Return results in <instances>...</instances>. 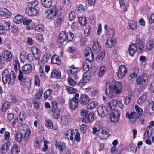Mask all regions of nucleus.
Segmentation results:
<instances>
[{"instance_id":"46","label":"nucleus","mask_w":154,"mask_h":154,"mask_svg":"<svg viewBox=\"0 0 154 154\" xmlns=\"http://www.w3.org/2000/svg\"><path fill=\"white\" fill-rule=\"evenodd\" d=\"M87 107L88 109H92L95 108L97 105V103L96 101H94L88 104Z\"/></svg>"},{"instance_id":"40","label":"nucleus","mask_w":154,"mask_h":154,"mask_svg":"<svg viewBox=\"0 0 154 154\" xmlns=\"http://www.w3.org/2000/svg\"><path fill=\"white\" fill-rule=\"evenodd\" d=\"M42 5L44 7L48 8L51 4V0H41Z\"/></svg>"},{"instance_id":"9","label":"nucleus","mask_w":154,"mask_h":154,"mask_svg":"<svg viewBox=\"0 0 154 154\" xmlns=\"http://www.w3.org/2000/svg\"><path fill=\"white\" fill-rule=\"evenodd\" d=\"M79 94L78 93H75L69 103V107L71 109L75 110L77 107L79 102Z\"/></svg>"},{"instance_id":"50","label":"nucleus","mask_w":154,"mask_h":154,"mask_svg":"<svg viewBox=\"0 0 154 154\" xmlns=\"http://www.w3.org/2000/svg\"><path fill=\"white\" fill-rule=\"evenodd\" d=\"M75 131L74 133L75 134L73 135L74 140H75L77 142H79L80 140V134L78 133V131L76 129H75Z\"/></svg>"},{"instance_id":"36","label":"nucleus","mask_w":154,"mask_h":154,"mask_svg":"<svg viewBox=\"0 0 154 154\" xmlns=\"http://www.w3.org/2000/svg\"><path fill=\"white\" fill-rule=\"evenodd\" d=\"M56 147L59 149V151L62 152L63 150L65 148V144L63 142H59V141H56Z\"/></svg>"},{"instance_id":"13","label":"nucleus","mask_w":154,"mask_h":154,"mask_svg":"<svg viewBox=\"0 0 154 154\" xmlns=\"http://www.w3.org/2000/svg\"><path fill=\"white\" fill-rule=\"evenodd\" d=\"M25 12L26 14L29 16H34L38 14V10L33 8H27L26 9Z\"/></svg>"},{"instance_id":"19","label":"nucleus","mask_w":154,"mask_h":154,"mask_svg":"<svg viewBox=\"0 0 154 154\" xmlns=\"http://www.w3.org/2000/svg\"><path fill=\"white\" fill-rule=\"evenodd\" d=\"M19 74L18 76V80L20 81L21 82H23L24 83H25L26 82V73L25 72H23V70H19Z\"/></svg>"},{"instance_id":"35","label":"nucleus","mask_w":154,"mask_h":154,"mask_svg":"<svg viewBox=\"0 0 154 154\" xmlns=\"http://www.w3.org/2000/svg\"><path fill=\"white\" fill-rule=\"evenodd\" d=\"M137 23L134 21H131L128 23V28L129 29L134 30L137 28Z\"/></svg>"},{"instance_id":"2","label":"nucleus","mask_w":154,"mask_h":154,"mask_svg":"<svg viewBox=\"0 0 154 154\" xmlns=\"http://www.w3.org/2000/svg\"><path fill=\"white\" fill-rule=\"evenodd\" d=\"M144 46L143 42L140 39L136 41L135 43L131 44L129 46L128 52L129 54L133 56L137 51L139 53L143 52Z\"/></svg>"},{"instance_id":"44","label":"nucleus","mask_w":154,"mask_h":154,"mask_svg":"<svg viewBox=\"0 0 154 154\" xmlns=\"http://www.w3.org/2000/svg\"><path fill=\"white\" fill-rule=\"evenodd\" d=\"M23 18V17L22 15L20 14L17 15L14 19V22L16 24H20L21 23Z\"/></svg>"},{"instance_id":"49","label":"nucleus","mask_w":154,"mask_h":154,"mask_svg":"<svg viewBox=\"0 0 154 154\" xmlns=\"http://www.w3.org/2000/svg\"><path fill=\"white\" fill-rule=\"evenodd\" d=\"M154 46V42L152 41H149L146 44V49L150 51L151 50Z\"/></svg>"},{"instance_id":"43","label":"nucleus","mask_w":154,"mask_h":154,"mask_svg":"<svg viewBox=\"0 0 154 154\" xmlns=\"http://www.w3.org/2000/svg\"><path fill=\"white\" fill-rule=\"evenodd\" d=\"M15 138L17 141L20 142L23 139V135L21 132H17L15 134Z\"/></svg>"},{"instance_id":"53","label":"nucleus","mask_w":154,"mask_h":154,"mask_svg":"<svg viewBox=\"0 0 154 154\" xmlns=\"http://www.w3.org/2000/svg\"><path fill=\"white\" fill-rule=\"evenodd\" d=\"M154 126V122L153 121H151L149 123V126H147V128L145 132V134L146 135V134H147V136L149 138V131L148 130V129H150L151 128V126H152V127H153ZM151 132L150 133V136H151Z\"/></svg>"},{"instance_id":"38","label":"nucleus","mask_w":154,"mask_h":154,"mask_svg":"<svg viewBox=\"0 0 154 154\" xmlns=\"http://www.w3.org/2000/svg\"><path fill=\"white\" fill-rule=\"evenodd\" d=\"M105 51L103 50L100 54L97 57L96 60L98 62L100 63L103 61L105 55Z\"/></svg>"},{"instance_id":"23","label":"nucleus","mask_w":154,"mask_h":154,"mask_svg":"<svg viewBox=\"0 0 154 154\" xmlns=\"http://www.w3.org/2000/svg\"><path fill=\"white\" fill-rule=\"evenodd\" d=\"M10 145V143L9 141H7L1 146L0 148L1 152L3 153H5L8 152L9 150Z\"/></svg>"},{"instance_id":"4","label":"nucleus","mask_w":154,"mask_h":154,"mask_svg":"<svg viewBox=\"0 0 154 154\" xmlns=\"http://www.w3.org/2000/svg\"><path fill=\"white\" fill-rule=\"evenodd\" d=\"M12 59V54L9 51L6 50L0 53V65H3L5 62L11 61Z\"/></svg>"},{"instance_id":"27","label":"nucleus","mask_w":154,"mask_h":154,"mask_svg":"<svg viewBox=\"0 0 154 154\" xmlns=\"http://www.w3.org/2000/svg\"><path fill=\"white\" fill-rule=\"evenodd\" d=\"M32 66L31 64H26L22 67V70L23 72H25L27 74L30 73L32 70Z\"/></svg>"},{"instance_id":"1","label":"nucleus","mask_w":154,"mask_h":154,"mask_svg":"<svg viewBox=\"0 0 154 154\" xmlns=\"http://www.w3.org/2000/svg\"><path fill=\"white\" fill-rule=\"evenodd\" d=\"M106 94L108 98H112L116 96V94L121 93L122 90V85L121 83L115 82L112 83H106Z\"/></svg>"},{"instance_id":"48","label":"nucleus","mask_w":154,"mask_h":154,"mask_svg":"<svg viewBox=\"0 0 154 154\" xmlns=\"http://www.w3.org/2000/svg\"><path fill=\"white\" fill-rule=\"evenodd\" d=\"M20 151L19 147L18 145H14L12 149L11 152L12 154H17Z\"/></svg>"},{"instance_id":"26","label":"nucleus","mask_w":154,"mask_h":154,"mask_svg":"<svg viewBox=\"0 0 154 154\" xmlns=\"http://www.w3.org/2000/svg\"><path fill=\"white\" fill-rule=\"evenodd\" d=\"M94 119V114H89L86 116L84 117L82 120L83 122H93Z\"/></svg>"},{"instance_id":"34","label":"nucleus","mask_w":154,"mask_h":154,"mask_svg":"<svg viewBox=\"0 0 154 154\" xmlns=\"http://www.w3.org/2000/svg\"><path fill=\"white\" fill-rule=\"evenodd\" d=\"M61 76V73L59 71L56 69H54L51 72V77L52 78H56L57 79H59Z\"/></svg>"},{"instance_id":"51","label":"nucleus","mask_w":154,"mask_h":154,"mask_svg":"<svg viewBox=\"0 0 154 154\" xmlns=\"http://www.w3.org/2000/svg\"><path fill=\"white\" fill-rule=\"evenodd\" d=\"M146 99V96L145 95H142L138 100V104L139 105H141L144 103Z\"/></svg>"},{"instance_id":"30","label":"nucleus","mask_w":154,"mask_h":154,"mask_svg":"<svg viewBox=\"0 0 154 154\" xmlns=\"http://www.w3.org/2000/svg\"><path fill=\"white\" fill-rule=\"evenodd\" d=\"M51 63L52 64L59 65L61 64V62L60 59L56 55H53L51 59Z\"/></svg>"},{"instance_id":"32","label":"nucleus","mask_w":154,"mask_h":154,"mask_svg":"<svg viewBox=\"0 0 154 154\" xmlns=\"http://www.w3.org/2000/svg\"><path fill=\"white\" fill-rule=\"evenodd\" d=\"M64 17L61 13H57L56 15L55 23L57 25H60L63 20Z\"/></svg>"},{"instance_id":"18","label":"nucleus","mask_w":154,"mask_h":154,"mask_svg":"<svg viewBox=\"0 0 154 154\" xmlns=\"http://www.w3.org/2000/svg\"><path fill=\"white\" fill-rule=\"evenodd\" d=\"M11 12L7 9L2 8L0 9V15L5 18H9L11 15Z\"/></svg>"},{"instance_id":"41","label":"nucleus","mask_w":154,"mask_h":154,"mask_svg":"<svg viewBox=\"0 0 154 154\" xmlns=\"http://www.w3.org/2000/svg\"><path fill=\"white\" fill-rule=\"evenodd\" d=\"M91 62L85 60L84 63L83 69L84 70L87 71L89 70V68L91 67Z\"/></svg>"},{"instance_id":"58","label":"nucleus","mask_w":154,"mask_h":154,"mask_svg":"<svg viewBox=\"0 0 154 154\" xmlns=\"http://www.w3.org/2000/svg\"><path fill=\"white\" fill-rule=\"evenodd\" d=\"M78 20L79 23L82 26H84L86 23V19L85 17H79Z\"/></svg>"},{"instance_id":"28","label":"nucleus","mask_w":154,"mask_h":154,"mask_svg":"<svg viewBox=\"0 0 154 154\" xmlns=\"http://www.w3.org/2000/svg\"><path fill=\"white\" fill-rule=\"evenodd\" d=\"M135 109L137 112L136 114H134V116H135L136 119L141 117L143 114V109L140 108L137 105H135Z\"/></svg>"},{"instance_id":"24","label":"nucleus","mask_w":154,"mask_h":154,"mask_svg":"<svg viewBox=\"0 0 154 154\" xmlns=\"http://www.w3.org/2000/svg\"><path fill=\"white\" fill-rule=\"evenodd\" d=\"M55 107H53V108L52 109V112H53V117L55 119H58L60 117V110L58 108H56L55 107H57V103H55Z\"/></svg>"},{"instance_id":"14","label":"nucleus","mask_w":154,"mask_h":154,"mask_svg":"<svg viewBox=\"0 0 154 154\" xmlns=\"http://www.w3.org/2000/svg\"><path fill=\"white\" fill-rule=\"evenodd\" d=\"M22 21L23 24L26 25V28L27 29H32L33 28L34 25L32 24L33 23L32 20L26 18L23 20Z\"/></svg>"},{"instance_id":"45","label":"nucleus","mask_w":154,"mask_h":154,"mask_svg":"<svg viewBox=\"0 0 154 154\" xmlns=\"http://www.w3.org/2000/svg\"><path fill=\"white\" fill-rule=\"evenodd\" d=\"M28 53L25 51L22 52L20 54V58L21 61L24 62L27 60Z\"/></svg>"},{"instance_id":"39","label":"nucleus","mask_w":154,"mask_h":154,"mask_svg":"<svg viewBox=\"0 0 154 154\" xmlns=\"http://www.w3.org/2000/svg\"><path fill=\"white\" fill-rule=\"evenodd\" d=\"M126 148L128 150L133 153H135L137 150V146L132 144L128 145Z\"/></svg>"},{"instance_id":"8","label":"nucleus","mask_w":154,"mask_h":154,"mask_svg":"<svg viewBox=\"0 0 154 154\" xmlns=\"http://www.w3.org/2000/svg\"><path fill=\"white\" fill-rule=\"evenodd\" d=\"M57 8L56 6H52L49 11L45 13L48 19L54 18L57 14Z\"/></svg>"},{"instance_id":"63","label":"nucleus","mask_w":154,"mask_h":154,"mask_svg":"<svg viewBox=\"0 0 154 154\" xmlns=\"http://www.w3.org/2000/svg\"><path fill=\"white\" fill-rule=\"evenodd\" d=\"M75 18V12L71 11L69 13V18L70 20H72Z\"/></svg>"},{"instance_id":"33","label":"nucleus","mask_w":154,"mask_h":154,"mask_svg":"<svg viewBox=\"0 0 154 154\" xmlns=\"http://www.w3.org/2000/svg\"><path fill=\"white\" fill-rule=\"evenodd\" d=\"M119 3L121 8L126 11V9L128 6V3L126 0H119Z\"/></svg>"},{"instance_id":"16","label":"nucleus","mask_w":154,"mask_h":154,"mask_svg":"<svg viewBox=\"0 0 154 154\" xmlns=\"http://www.w3.org/2000/svg\"><path fill=\"white\" fill-rule=\"evenodd\" d=\"M69 68H71L70 69L71 76H72L75 79L77 80L78 79L77 73L78 71L79 68L75 67L74 65H72L69 66Z\"/></svg>"},{"instance_id":"21","label":"nucleus","mask_w":154,"mask_h":154,"mask_svg":"<svg viewBox=\"0 0 154 154\" xmlns=\"http://www.w3.org/2000/svg\"><path fill=\"white\" fill-rule=\"evenodd\" d=\"M61 121L63 125H67L69 124L71 122V118L69 115H65L62 116Z\"/></svg>"},{"instance_id":"25","label":"nucleus","mask_w":154,"mask_h":154,"mask_svg":"<svg viewBox=\"0 0 154 154\" xmlns=\"http://www.w3.org/2000/svg\"><path fill=\"white\" fill-rule=\"evenodd\" d=\"M32 53L34 55L36 60L40 58L41 55V52L36 47H33L32 49Z\"/></svg>"},{"instance_id":"64","label":"nucleus","mask_w":154,"mask_h":154,"mask_svg":"<svg viewBox=\"0 0 154 154\" xmlns=\"http://www.w3.org/2000/svg\"><path fill=\"white\" fill-rule=\"evenodd\" d=\"M52 92V90L48 89L44 93V96L45 99H47L49 96Z\"/></svg>"},{"instance_id":"31","label":"nucleus","mask_w":154,"mask_h":154,"mask_svg":"<svg viewBox=\"0 0 154 154\" xmlns=\"http://www.w3.org/2000/svg\"><path fill=\"white\" fill-rule=\"evenodd\" d=\"M92 47L94 52L96 54L100 52L101 49V47L98 41L95 42L93 43Z\"/></svg>"},{"instance_id":"22","label":"nucleus","mask_w":154,"mask_h":154,"mask_svg":"<svg viewBox=\"0 0 154 154\" xmlns=\"http://www.w3.org/2000/svg\"><path fill=\"white\" fill-rule=\"evenodd\" d=\"M26 114L24 112H20L19 115L17 118V121L18 123L20 125V126L23 125L24 122L25 120Z\"/></svg>"},{"instance_id":"15","label":"nucleus","mask_w":154,"mask_h":154,"mask_svg":"<svg viewBox=\"0 0 154 154\" xmlns=\"http://www.w3.org/2000/svg\"><path fill=\"white\" fill-rule=\"evenodd\" d=\"M89 98L87 95L85 94H82L80 96L79 102L81 104L85 105L89 103Z\"/></svg>"},{"instance_id":"47","label":"nucleus","mask_w":154,"mask_h":154,"mask_svg":"<svg viewBox=\"0 0 154 154\" xmlns=\"http://www.w3.org/2000/svg\"><path fill=\"white\" fill-rule=\"evenodd\" d=\"M13 65L14 66V69L15 72L19 70L20 68V64L19 61L17 60H15L13 63Z\"/></svg>"},{"instance_id":"10","label":"nucleus","mask_w":154,"mask_h":154,"mask_svg":"<svg viewBox=\"0 0 154 154\" xmlns=\"http://www.w3.org/2000/svg\"><path fill=\"white\" fill-rule=\"evenodd\" d=\"M109 110L104 106H100L97 108V112L99 116L102 117H104L109 114Z\"/></svg>"},{"instance_id":"3","label":"nucleus","mask_w":154,"mask_h":154,"mask_svg":"<svg viewBox=\"0 0 154 154\" xmlns=\"http://www.w3.org/2000/svg\"><path fill=\"white\" fill-rule=\"evenodd\" d=\"M2 78L4 84L8 83L9 85H12L15 82L16 76L13 71L9 73L8 69H5L2 72Z\"/></svg>"},{"instance_id":"17","label":"nucleus","mask_w":154,"mask_h":154,"mask_svg":"<svg viewBox=\"0 0 154 154\" xmlns=\"http://www.w3.org/2000/svg\"><path fill=\"white\" fill-rule=\"evenodd\" d=\"M91 79V75L90 72H85L83 75V80L82 82L80 83V85H84L88 82Z\"/></svg>"},{"instance_id":"59","label":"nucleus","mask_w":154,"mask_h":154,"mask_svg":"<svg viewBox=\"0 0 154 154\" xmlns=\"http://www.w3.org/2000/svg\"><path fill=\"white\" fill-rule=\"evenodd\" d=\"M31 133V131L30 129L28 130L24 134L23 137L24 140H25V141H26L28 139Z\"/></svg>"},{"instance_id":"62","label":"nucleus","mask_w":154,"mask_h":154,"mask_svg":"<svg viewBox=\"0 0 154 154\" xmlns=\"http://www.w3.org/2000/svg\"><path fill=\"white\" fill-rule=\"evenodd\" d=\"M105 68L104 66H101L100 69L99 75L100 76H103L105 73Z\"/></svg>"},{"instance_id":"42","label":"nucleus","mask_w":154,"mask_h":154,"mask_svg":"<svg viewBox=\"0 0 154 154\" xmlns=\"http://www.w3.org/2000/svg\"><path fill=\"white\" fill-rule=\"evenodd\" d=\"M11 106V103L9 101L5 102L2 106V112H5Z\"/></svg>"},{"instance_id":"7","label":"nucleus","mask_w":154,"mask_h":154,"mask_svg":"<svg viewBox=\"0 0 154 154\" xmlns=\"http://www.w3.org/2000/svg\"><path fill=\"white\" fill-rule=\"evenodd\" d=\"M120 114L117 110H112L109 115V119L111 121L114 123L118 122L120 119Z\"/></svg>"},{"instance_id":"56","label":"nucleus","mask_w":154,"mask_h":154,"mask_svg":"<svg viewBox=\"0 0 154 154\" xmlns=\"http://www.w3.org/2000/svg\"><path fill=\"white\" fill-rule=\"evenodd\" d=\"M27 60L29 62H32L35 59V57L34 55L32 54H28L27 56Z\"/></svg>"},{"instance_id":"61","label":"nucleus","mask_w":154,"mask_h":154,"mask_svg":"<svg viewBox=\"0 0 154 154\" xmlns=\"http://www.w3.org/2000/svg\"><path fill=\"white\" fill-rule=\"evenodd\" d=\"M38 4V1L37 0H35L29 2V5L30 6L31 8H33L37 6Z\"/></svg>"},{"instance_id":"5","label":"nucleus","mask_w":154,"mask_h":154,"mask_svg":"<svg viewBox=\"0 0 154 154\" xmlns=\"http://www.w3.org/2000/svg\"><path fill=\"white\" fill-rule=\"evenodd\" d=\"M74 35L72 33L70 32L68 35V32L62 31L60 33L57 41L58 42L61 44L66 41H71Z\"/></svg>"},{"instance_id":"37","label":"nucleus","mask_w":154,"mask_h":154,"mask_svg":"<svg viewBox=\"0 0 154 154\" xmlns=\"http://www.w3.org/2000/svg\"><path fill=\"white\" fill-rule=\"evenodd\" d=\"M136 112H132L130 114L128 112H127L126 114V117L127 118L131 119H133L132 120V123H133L134 122L136 119V117L134 116V114H136Z\"/></svg>"},{"instance_id":"29","label":"nucleus","mask_w":154,"mask_h":154,"mask_svg":"<svg viewBox=\"0 0 154 154\" xmlns=\"http://www.w3.org/2000/svg\"><path fill=\"white\" fill-rule=\"evenodd\" d=\"M116 43V41L114 38L108 39L106 42V47L108 48H113Z\"/></svg>"},{"instance_id":"20","label":"nucleus","mask_w":154,"mask_h":154,"mask_svg":"<svg viewBox=\"0 0 154 154\" xmlns=\"http://www.w3.org/2000/svg\"><path fill=\"white\" fill-rule=\"evenodd\" d=\"M75 130L69 129L64 134V137L66 138L69 140H71L73 141L74 139L73 135L75 134L74 133Z\"/></svg>"},{"instance_id":"60","label":"nucleus","mask_w":154,"mask_h":154,"mask_svg":"<svg viewBox=\"0 0 154 154\" xmlns=\"http://www.w3.org/2000/svg\"><path fill=\"white\" fill-rule=\"evenodd\" d=\"M35 29L36 31L41 32L44 31V27L42 25H38L35 27Z\"/></svg>"},{"instance_id":"52","label":"nucleus","mask_w":154,"mask_h":154,"mask_svg":"<svg viewBox=\"0 0 154 154\" xmlns=\"http://www.w3.org/2000/svg\"><path fill=\"white\" fill-rule=\"evenodd\" d=\"M76 11L78 14L83 13L85 12V9L83 5L81 4L79 5Z\"/></svg>"},{"instance_id":"12","label":"nucleus","mask_w":154,"mask_h":154,"mask_svg":"<svg viewBox=\"0 0 154 154\" xmlns=\"http://www.w3.org/2000/svg\"><path fill=\"white\" fill-rule=\"evenodd\" d=\"M127 72V70L125 65H121L117 73L118 77L120 79L123 78Z\"/></svg>"},{"instance_id":"6","label":"nucleus","mask_w":154,"mask_h":154,"mask_svg":"<svg viewBox=\"0 0 154 154\" xmlns=\"http://www.w3.org/2000/svg\"><path fill=\"white\" fill-rule=\"evenodd\" d=\"M147 78L146 74H143L141 76H139L137 78L136 82L137 84L142 88L144 87L147 84Z\"/></svg>"},{"instance_id":"55","label":"nucleus","mask_w":154,"mask_h":154,"mask_svg":"<svg viewBox=\"0 0 154 154\" xmlns=\"http://www.w3.org/2000/svg\"><path fill=\"white\" fill-rule=\"evenodd\" d=\"M45 125L49 129L53 128L52 122L50 120H47L45 121Z\"/></svg>"},{"instance_id":"57","label":"nucleus","mask_w":154,"mask_h":154,"mask_svg":"<svg viewBox=\"0 0 154 154\" xmlns=\"http://www.w3.org/2000/svg\"><path fill=\"white\" fill-rule=\"evenodd\" d=\"M50 55L49 53H46L43 57L42 61L44 62H47L50 59Z\"/></svg>"},{"instance_id":"54","label":"nucleus","mask_w":154,"mask_h":154,"mask_svg":"<svg viewBox=\"0 0 154 154\" xmlns=\"http://www.w3.org/2000/svg\"><path fill=\"white\" fill-rule=\"evenodd\" d=\"M102 137L103 139H107L109 137L108 132L105 130H102L101 132Z\"/></svg>"},{"instance_id":"11","label":"nucleus","mask_w":154,"mask_h":154,"mask_svg":"<svg viewBox=\"0 0 154 154\" xmlns=\"http://www.w3.org/2000/svg\"><path fill=\"white\" fill-rule=\"evenodd\" d=\"M85 57L86 61L89 62H92L94 59V55L91 48L89 47L87 48L85 51Z\"/></svg>"}]
</instances>
